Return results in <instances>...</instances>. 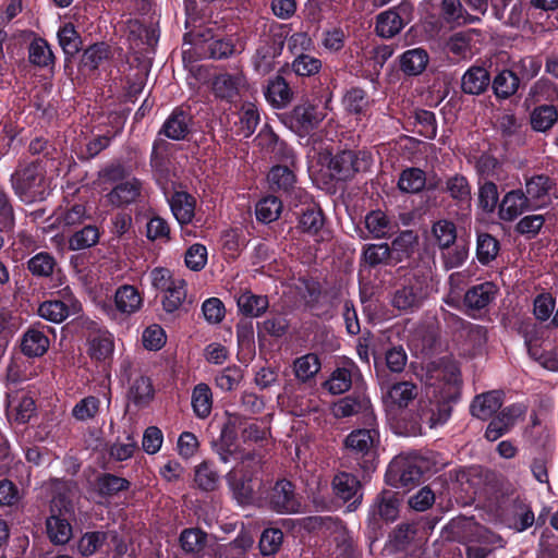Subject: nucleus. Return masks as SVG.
<instances>
[{
  "label": "nucleus",
  "mask_w": 558,
  "mask_h": 558,
  "mask_svg": "<svg viewBox=\"0 0 558 558\" xmlns=\"http://www.w3.org/2000/svg\"><path fill=\"white\" fill-rule=\"evenodd\" d=\"M335 496L348 504L349 511H355L363 501V486L361 480L352 473L339 472L331 482Z\"/></svg>",
  "instance_id": "a211bd4d"
},
{
  "label": "nucleus",
  "mask_w": 558,
  "mask_h": 558,
  "mask_svg": "<svg viewBox=\"0 0 558 558\" xmlns=\"http://www.w3.org/2000/svg\"><path fill=\"white\" fill-rule=\"evenodd\" d=\"M332 413L337 418L349 417L359 413L364 414V422H367V414L374 413L369 399L362 393L345 396L333 403Z\"/></svg>",
  "instance_id": "473e14b6"
},
{
  "label": "nucleus",
  "mask_w": 558,
  "mask_h": 558,
  "mask_svg": "<svg viewBox=\"0 0 558 558\" xmlns=\"http://www.w3.org/2000/svg\"><path fill=\"white\" fill-rule=\"evenodd\" d=\"M243 74L219 73L213 77L211 90L217 99L233 102L240 95V88L244 84Z\"/></svg>",
  "instance_id": "c85d7f7f"
},
{
  "label": "nucleus",
  "mask_w": 558,
  "mask_h": 558,
  "mask_svg": "<svg viewBox=\"0 0 558 558\" xmlns=\"http://www.w3.org/2000/svg\"><path fill=\"white\" fill-rule=\"evenodd\" d=\"M408 122L417 128L418 135L427 140H434L437 135V119L433 111L417 108L409 116Z\"/></svg>",
  "instance_id": "4d7b16f0"
},
{
  "label": "nucleus",
  "mask_w": 558,
  "mask_h": 558,
  "mask_svg": "<svg viewBox=\"0 0 558 558\" xmlns=\"http://www.w3.org/2000/svg\"><path fill=\"white\" fill-rule=\"evenodd\" d=\"M50 341L40 323L29 326L20 339L21 352L29 357H41L49 349Z\"/></svg>",
  "instance_id": "bb28decb"
},
{
  "label": "nucleus",
  "mask_w": 558,
  "mask_h": 558,
  "mask_svg": "<svg viewBox=\"0 0 558 558\" xmlns=\"http://www.w3.org/2000/svg\"><path fill=\"white\" fill-rule=\"evenodd\" d=\"M460 399V389L456 385L446 384L434 395L428 402L421 405L420 420L430 428L446 424L451 417L453 405Z\"/></svg>",
  "instance_id": "6e6552de"
},
{
  "label": "nucleus",
  "mask_w": 558,
  "mask_h": 558,
  "mask_svg": "<svg viewBox=\"0 0 558 558\" xmlns=\"http://www.w3.org/2000/svg\"><path fill=\"white\" fill-rule=\"evenodd\" d=\"M282 202L275 195H267L259 199L255 206L256 219L262 223L276 221L282 211Z\"/></svg>",
  "instance_id": "69168bd1"
},
{
  "label": "nucleus",
  "mask_w": 558,
  "mask_h": 558,
  "mask_svg": "<svg viewBox=\"0 0 558 558\" xmlns=\"http://www.w3.org/2000/svg\"><path fill=\"white\" fill-rule=\"evenodd\" d=\"M555 179L547 174H534L525 181V195L533 207H539L546 203L550 192L556 189Z\"/></svg>",
  "instance_id": "a19ab883"
},
{
  "label": "nucleus",
  "mask_w": 558,
  "mask_h": 558,
  "mask_svg": "<svg viewBox=\"0 0 558 558\" xmlns=\"http://www.w3.org/2000/svg\"><path fill=\"white\" fill-rule=\"evenodd\" d=\"M397 274L400 279L392 292L391 305L399 312L414 313L422 307L429 294L428 275L417 266L411 269L400 266Z\"/></svg>",
  "instance_id": "7ed1b4c3"
},
{
  "label": "nucleus",
  "mask_w": 558,
  "mask_h": 558,
  "mask_svg": "<svg viewBox=\"0 0 558 558\" xmlns=\"http://www.w3.org/2000/svg\"><path fill=\"white\" fill-rule=\"evenodd\" d=\"M426 470V461L417 454H400L388 464L385 482L391 487L410 489L420 483Z\"/></svg>",
  "instance_id": "0eeeda50"
},
{
  "label": "nucleus",
  "mask_w": 558,
  "mask_h": 558,
  "mask_svg": "<svg viewBox=\"0 0 558 558\" xmlns=\"http://www.w3.org/2000/svg\"><path fill=\"white\" fill-rule=\"evenodd\" d=\"M360 259L369 269L396 267L388 242L364 244Z\"/></svg>",
  "instance_id": "c9c22d12"
},
{
  "label": "nucleus",
  "mask_w": 558,
  "mask_h": 558,
  "mask_svg": "<svg viewBox=\"0 0 558 558\" xmlns=\"http://www.w3.org/2000/svg\"><path fill=\"white\" fill-rule=\"evenodd\" d=\"M365 427L355 428L350 432L344 440L343 446L349 459L354 461L355 466L362 472V480L369 478L378 465L377 447L380 441L377 421L374 413L367 414Z\"/></svg>",
  "instance_id": "f257e3e1"
},
{
  "label": "nucleus",
  "mask_w": 558,
  "mask_h": 558,
  "mask_svg": "<svg viewBox=\"0 0 558 558\" xmlns=\"http://www.w3.org/2000/svg\"><path fill=\"white\" fill-rule=\"evenodd\" d=\"M323 158L327 161L331 178L342 182L351 181L356 174L369 171L374 162L372 153L366 149H338Z\"/></svg>",
  "instance_id": "39448f33"
},
{
  "label": "nucleus",
  "mask_w": 558,
  "mask_h": 558,
  "mask_svg": "<svg viewBox=\"0 0 558 558\" xmlns=\"http://www.w3.org/2000/svg\"><path fill=\"white\" fill-rule=\"evenodd\" d=\"M441 192L448 194L457 208L460 218H469L472 213V185L470 180L462 173L447 175Z\"/></svg>",
  "instance_id": "4468645a"
},
{
  "label": "nucleus",
  "mask_w": 558,
  "mask_h": 558,
  "mask_svg": "<svg viewBox=\"0 0 558 558\" xmlns=\"http://www.w3.org/2000/svg\"><path fill=\"white\" fill-rule=\"evenodd\" d=\"M7 413L17 424H26L36 413L35 400L25 392L8 396Z\"/></svg>",
  "instance_id": "37998d69"
},
{
  "label": "nucleus",
  "mask_w": 558,
  "mask_h": 558,
  "mask_svg": "<svg viewBox=\"0 0 558 558\" xmlns=\"http://www.w3.org/2000/svg\"><path fill=\"white\" fill-rule=\"evenodd\" d=\"M168 203L181 228L192 223L196 209V198L192 194L186 191H174Z\"/></svg>",
  "instance_id": "72a5a7b5"
},
{
  "label": "nucleus",
  "mask_w": 558,
  "mask_h": 558,
  "mask_svg": "<svg viewBox=\"0 0 558 558\" xmlns=\"http://www.w3.org/2000/svg\"><path fill=\"white\" fill-rule=\"evenodd\" d=\"M558 120V111L553 105H541L530 113V124L535 132H547Z\"/></svg>",
  "instance_id": "052dcab7"
},
{
  "label": "nucleus",
  "mask_w": 558,
  "mask_h": 558,
  "mask_svg": "<svg viewBox=\"0 0 558 558\" xmlns=\"http://www.w3.org/2000/svg\"><path fill=\"white\" fill-rule=\"evenodd\" d=\"M143 184L137 178L117 183L106 195L107 202L116 208H125L135 204L142 195Z\"/></svg>",
  "instance_id": "cd10ccee"
},
{
  "label": "nucleus",
  "mask_w": 558,
  "mask_h": 558,
  "mask_svg": "<svg viewBox=\"0 0 558 558\" xmlns=\"http://www.w3.org/2000/svg\"><path fill=\"white\" fill-rule=\"evenodd\" d=\"M402 497L398 492L383 489L374 498L367 515V527L376 535L381 530V522L389 523L398 519Z\"/></svg>",
  "instance_id": "1a4fd4ad"
},
{
  "label": "nucleus",
  "mask_w": 558,
  "mask_h": 558,
  "mask_svg": "<svg viewBox=\"0 0 558 558\" xmlns=\"http://www.w3.org/2000/svg\"><path fill=\"white\" fill-rule=\"evenodd\" d=\"M113 51L105 41H98L85 48L78 62V71L88 77L97 78L100 71H106L111 65Z\"/></svg>",
  "instance_id": "dca6fc26"
},
{
  "label": "nucleus",
  "mask_w": 558,
  "mask_h": 558,
  "mask_svg": "<svg viewBox=\"0 0 558 558\" xmlns=\"http://www.w3.org/2000/svg\"><path fill=\"white\" fill-rule=\"evenodd\" d=\"M46 532L52 544L64 545L72 537V522L54 515H48L46 519Z\"/></svg>",
  "instance_id": "e2e57ef3"
},
{
  "label": "nucleus",
  "mask_w": 558,
  "mask_h": 558,
  "mask_svg": "<svg viewBox=\"0 0 558 558\" xmlns=\"http://www.w3.org/2000/svg\"><path fill=\"white\" fill-rule=\"evenodd\" d=\"M289 33L290 27L287 24L274 22L268 31L259 35L256 49L251 57L255 73L265 76L276 69L277 59L282 54Z\"/></svg>",
  "instance_id": "20e7f679"
},
{
  "label": "nucleus",
  "mask_w": 558,
  "mask_h": 558,
  "mask_svg": "<svg viewBox=\"0 0 558 558\" xmlns=\"http://www.w3.org/2000/svg\"><path fill=\"white\" fill-rule=\"evenodd\" d=\"M58 41L64 53L65 69L81 50L82 37L72 23H65L58 31Z\"/></svg>",
  "instance_id": "8fccbe9b"
},
{
  "label": "nucleus",
  "mask_w": 558,
  "mask_h": 558,
  "mask_svg": "<svg viewBox=\"0 0 558 558\" xmlns=\"http://www.w3.org/2000/svg\"><path fill=\"white\" fill-rule=\"evenodd\" d=\"M342 105L349 114L356 117L365 116L369 108V97L366 90L352 86L345 90L342 97Z\"/></svg>",
  "instance_id": "6e6d98bb"
},
{
  "label": "nucleus",
  "mask_w": 558,
  "mask_h": 558,
  "mask_svg": "<svg viewBox=\"0 0 558 558\" xmlns=\"http://www.w3.org/2000/svg\"><path fill=\"white\" fill-rule=\"evenodd\" d=\"M395 265L408 262L407 269L414 268V255L418 251V235L415 231L407 229L400 231L389 243Z\"/></svg>",
  "instance_id": "4be33fe9"
},
{
  "label": "nucleus",
  "mask_w": 558,
  "mask_h": 558,
  "mask_svg": "<svg viewBox=\"0 0 558 558\" xmlns=\"http://www.w3.org/2000/svg\"><path fill=\"white\" fill-rule=\"evenodd\" d=\"M238 311L247 318L262 317L269 307V299L264 294H255L248 289L235 294Z\"/></svg>",
  "instance_id": "e433bc0d"
},
{
  "label": "nucleus",
  "mask_w": 558,
  "mask_h": 558,
  "mask_svg": "<svg viewBox=\"0 0 558 558\" xmlns=\"http://www.w3.org/2000/svg\"><path fill=\"white\" fill-rule=\"evenodd\" d=\"M497 293V286L490 281L470 287L463 298V304L468 310L466 314L472 318H476L473 312L486 308L495 300Z\"/></svg>",
  "instance_id": "393cba45"
},
{
  "label": "nucleus",
  "mask_w": 558,
  "mask_h": 558,
  "mask_svg": "<svg viewBox=\"0 0 558 558\" xmlns=\"http://www.w3.org/2000/svg\"><path fill=\"white\" fill-rule=\"evenodd\" d=\"M291 167L292 166L289 163L275 165L267 174L270 190L283 195L290 204H292V201L298 199L299 192H306L304 189L298 186V178Z\"/></svg>",
  "instance_id": "aec40b11"
},
{
  "label": "nucleus",
  "mask_w": 558,
  "mask_h": 558,
  "mask_svg": "<svg viewBox=\"0 0 558 558\" xmlns=\"http://www.w3.org/2000/svg\"><path fill=\"white\" fill-rule=\"evenodd\" d=\"M28 61L36 68L46 69L53 66L56 57L51 50L48 41L39 36H36L28 45Z\"/></svg>",
  "instance_id": "603ef678"
},
{
  "label": "nucleus",
  "mask_w": 558,
  "mask_h": 558,
  "mask_svg": "<svg viewBox=\"0 0 558 558\" xmlns=\"http://www.w3.org/2000/svg\"><path fill=\"white\" fill-rule=\"evenodd\" d=\"M522 190H511L505 194L498 205V216L504 221H513L525 210L532 208Z\"/></svg>",
  "instance_id": "f704fd0d"
},
{
  "label": "nucleus",
  "mask_w": 558,
  "mask_h": 558,
  "mask_svg": "<svg viewBox=\"0 0 558 558\" xmlns=\"http://www.w3.org/2000/svg\"><path fill=\"white\" fill-rule=\"evenodd\" d=\"M381 371L378 385L384 399L391 405L407 408L417 396V386L410 380L395 381L392 376H386Z\"/></svg>",
  "instance_id": "6ab92c4d"
},
{
  "label": "nucleus",
  "mask_w": 558,
  "mask_h": 558,
  "mask_svg": "<svg viewBox=\"0 0 558 558\" xmlns=\"http://www.w3.org/2000/svg\"><path fill=\"white\" fill-rule=\"evenodd\" d=\"M520 81L513 69H504L490 78L489 87L498 100H507L518 92Z\"/></svg>",
  "instance_id": "c03bdc74"
},
{
  "label": "nucleus",
  "mask_w": 558,
  "mask_h": 558,
  "mask_svg": "<svg viewBox=\"0 0 558 558\" xmlns=\"http://www.w3.org/2000/svg\"><path fill=\"white\" fill-rule=\"evenodd\" d=\"M490 86V74L480 65L470 66L461 77L462 93L471 96L484 94Z\"/></svg>",
  "instance_id": "ea45409f"
},
{
  "label": "nucleus",
  "mask_w": 558,
  "mask_h": 558,
  "mask_svg": "<svg viewBox=\"0 0 558 558\" xmlns=\"http://www.w3.org/2000/svg\"><path fill=\"white\" fill-rule=\"evenodd\" d=\"M408 363V354L402 345L391 347L386 352L384 357L374 356V368L377 381L379 375L384 371V375L391 376V374H400L404 371Z\"/></svg>",
  "instance_id": "7c9ffc66"
},
{
  "label": "nucleus",
  "mask_w": 558,
  "mask_h": 558,
  "mask_svg": "<svg viewBox=\"0 0 558 558\" xmlns=\"http://www.w3.org/2000/svg\"><path fill=\"white\" fill-rule=\"evenodd\" d=\"M432 234L440 250L450 248L458 240L457 227L448 219H439L432 226Z\"/></svg>",
  "instance_id": "338daca9"
},
{
  "label": "nucleus",
  "mask_w": 558,
  "mask_h": 558,
  "mask_svg": "<svg viewBox=\"0 0 558 558\" xmlns=\"http://www.w3.org/2000/svg\"><path fill=\"white\" fill-rule=\"evenodd\" d=\"M429 62V54L424 48H412L399 56V69L407 76L422 74Z\"/></svg>",
  "instance_id": "a18cd8bd"
},
{
  "label": "nucleus",
  "mask_w": 558,
  "mask_h": 558,
  "mask_svg": "<svg viewBox=\"0 0 558 558\" xmlns=\"http://www.w3.org/2000/svg\"><path fill=\"white\" fill-rule=\"evenodd\" d=\"M184 43L191 44L195 53L203 59L222 60L235 53L232 36L217 37L210 28L189 31L184 34Z\"/></svg>",
  "instance_id": "423d86ee"
},
{
  "label": "nucleus",
  "mask_w": 558,
  "mask_h": 558,
  "mask_svg": "<svg viewBox=\"0 0 558 558\" xmlns=\"http://www.w3.org/2000/svg\"><path fill=\"white\" fill-rule=\"evenodd\" d=\"M440 11L446 22L456 25L478 24L482 19L473 15L463 7L461 0H442Z\"/></svg>",
  "instance_id": "49530a36"
},
{
  "label": "nucleus",
  "mask_w": 558,
  "mask_h": 558,
  "mask_svg": "<svg viewBox=\"0 0 558 558\" xmlns=\"http://www.w3.org/2000/svg\"><path fill=\"white\" fill-rule=\"evenodd\" d=\"M364 226L367 234L360 235L363 240H389L398 228V225L381 209L368 211L364 217Z\"/></svg>",
  "instance_id": "b1692460"
},
{
  "label": "nucleus",
  "mask_w": 558,
  "mask_h": 558,
  "mask_svg": "<svg viewBox=\"0 0 558 558\" xmlns=\"http://www.w3.org/2000/svg\"><path fill=\"white\" fill-rule=\"evenodd\" d=\"M10 183L14 194L25 204L43 202L51 193L46 161L41 158L20 162L10 177Z\"/></svg>",
  "instance_id": "f03ea898"
},
{
  "label": "nucleus",
  "mask_w": 558,
  "mask_h": 558,
  "mask_svg": "<svg viewBox=\"0 0 558 558\" xmlns=\"http://www.w3.org/2000/svg\"><path fill=\"white\" fill-rule=\"evenodd\" d=\"M290 206L298 217V228L302 232L315 235L323 229L325 215L312 194L308 192H299L298 199L292 201Z\"/></svg>",
  "instance_id": "9b49d317"
},
{
  "label": "nucleus",
  "mask_w": 558,
  "mask_h": 558,
  "mask_svg": "<svg viewBox=\"0 0 558 558\" xmlns=\"http://www.w3.org/2000/svg\"><path fill=\"white\" fill-rule=\"evenodd\" d=\"M445 320L456 330L465 331L466 338L474 347H482L487 342V328L485 326L472 324L449 312L445 314Z\"/></svg>",
  "instance_id": "de8ad7c7"
},
{
  "label": "nucleus",
  "mask_w": 558,
  "mask_h": 558,
  "mask_svg": "<svg viewBox=\"0 0 558 558\" xmlns=\"http://www.w3.org/2000/svg\"><path fill=\"white\" fill-rule=\"evenodd\" d=\"M88 218L89 216L87 214L86 206L78 203L66 206L56 214V222L63 229V231L66 229L72 231L80 226H83L85 220Z\"/></svg>",
  "instance_id": "864d4df0"
},
{
  "label": "nucleus",
  "mask_w": 558,
  "mask_h": 558,
  "mask_svg": "<svg viewBox=\"0 0 558 558\" xmlns=\"http://www.w3.org/2000/svg\"><path fill=\"white\" fill-rule=\"evenodd\" d=\"M323 68V62L320 59L311 56L305 52H301L295 54V58L288 64L287 69H290L299 77H313L319 74Z\"/></svg>",
  "instance_id": "0e129e2a"
},
{
  "label": "nucleus",
  "mask_w": 558,
  "mask_h": 558,
  "mask_svg": "<svg viewBox=\"0 0 558 558\" xmlns=\"http://www.w3.org/2000/svg\"><path fill=\"white\" fill-rule=\"evenodd\" d=\"M323 120L322 113L315 105L304 102L295 106L291 111L284 113L283 121L292 130L311 131L317 128Z\"/></svg>",
  "instance_id": "a878e982"
},
{
  "label": "nucleus",
  "mask_w": 558,
  "mask_h": 558,
  "mask_svg": "<svg viewBox=\"0 0 558 558\" xmlns=\"http://www.w3.org/2000/svg\"><path fill=\"white\" fill-rule=\"evenodd\" d=\"M504 402V392L500 390H490L474 397L470 404V413L472 416L486 421L493 417Z\"/></svg>",
  "instance_id": "2f4dec72"
},
{
  "label": "nucleus",
  "mask_w": 558,
  "mask_h": 558,
  "mask_svg": "<svg viewBox=\"0 0 558 558\" xmlns=\"http://www.w3.org/2000/svg\"><path fill=\"white\" fill-rule=\"evenodd\" d=\"M58 266L56 257L46 251L38 252L26 262V269L37 279H49Z\"/></svg>",
  "instance_id": "5fc2aeb1"
},
{
  "label": "nucleus",
  "mask_w": 558,
  "mask_h": 558,
  "mask_svg": "<svg viewBox=\"0 0 558 558\" xmlns=\"http://www.w3.org/2000/svg\"><path fill=\"white\" fill-rule=\"evenodd\" d=\"M414 19V5L410 0H402L397 5L380 12L376 16L375 32L386 39L393 38Z\"/></svg>",
  "instance_id": "9d476101"
},
{
  "label": "nucleus",
  "mask_w": 558,
  "mask_h": 558,
  "mask_svg": "<svg viewBox=\"0 0 558 558\" xmlns=\"http://www.w3.org/2000/svg\"><path fill=\"white\" fill-rule=\"evenodd\" d=\"M227 484L233 498L240 505H250L254 499L252 475L243 470L232 469L226 475Z\"/></svg>",
  "instance_id": "c756f323"
},
{
  "label": "nucleus",
  "mask_w": 558,
  "mask_h": 558,
  "mask_svg": "<svg viewBox=\"0 0 558 558\" xmlns=\"http://www.w3.org/2000/svg\"><path fill=\"white\" fill-rule=\"evenodd\" d=\"M194 124L191 107L177 106L163 121L157 136L175 142L190 141L195 132Z\"/></svg>",
  "instance_id": "f8f14e48"
},
{
  "label": "nucleus",
  "mask_w": 558,
  "mask_h": 558,
  "mask_svg": "<svg viewBox=\"0 0 558 558\" xmlns=\"http://www.w3.org/2000/svg\"><path fill=\"white\" fill-rule=\"evenodd\" d=\"M500 251L499 241L487 232L477 233L476 238V258L483 266H488L496 259Z\"/></svg>",
  "instance_id": "bf43d9fd"
},
{
  "label": "nucleus",
  "mask_w": 558,
  "mask_h": 558,
  "mask_svg": "<svg viewBox=\"0 0 558 558\" xmlns=\"http://www.w3.org/2000/svg\"><path fill=\"white\" fill-rule=\"evenodd\" d=\"M354 372H359V368L353 362L337 367L324 383V388L332 395L347 392L352 386Z\"/></svg>",
  "instance_id": "09e8293b"
},
{
  "label": "nucleus",
  "mask_w": 558,
  "mask_h": 558,
  "mask_svg": "<svg viewBox=\"0 0 558 558\" xmlns=\"http://www.w3.org/2000/svg\"><path fill=\"white\" fill-rule=\"evenodd\" d=\"M208 541V534L201 527H185L179 535V544L185 554H201Z\"/></svg>",
  "instance_id": "13d9d810"
},
{
  "label": "nucleus",
  "mask_w": 558,
  "mask_h": 558,
  "mask_svg": "<svg viewBox=\"0 0 558 558\" xmlns=\"http://www.w3.org/2000/svg\"><path fill=\"white\" fill-rule=\"evenodd\" d=\"M100 239V231L96 225L87 223L72 230L68 239L70 251H81L95 246Z\"/></svg>",
  "instance_id": "3c124183"
},
{
  "label": "nucleus",
  "mask_w": 558,
  "mask_h": 558,
  "mask_svg": "<svg viewBox=\"0 0 558 558\" xmlns=\"http://www.w3.org/2000/svg\"><path fill=\"white\" fill-rule=\"evenodd\" d=\"M96 494L106 500L118 497L120 493L131 488V482L122 476L112 473H100L95 478Z\"/></svg>",
  "instance_id": "79ce46f5"
},
{
  "label": "nucleus",
  "mask_w": 558,
  "mask_h": 558,
  "mask_svg": "<svg viewBox=\"0 0 558 558\" xmlns=\"http://www.w3.org/2000/svg\"><path fill=\"white\" fill-rule=\"evenodd\" d=\"M500 519L507 527L518 533L526 531L535 522L531 506L520 497L501 508Z\"/></svg>",
  "instance_id": "412c9836"
},
{
  "label": "nucleus",
  "mask_w": 558,
  "mask_h": 558,
  "mask_svg": "<svg viewBox=\"0 0 558 558\" xmlns=\"http://www.w3.org/2000/svg\"><path fill=\"white\" fill-rule=\"evenodd\" d=\"M426 173L420 168H407L402 170L398 180V189L403 193L416 194L425 189Z\"/></svg>",
  "instance_id": "680f3d73"
},
{
  "label": "nucleus",
  "mask_w": 558,
  "mask_h": 558,
  "mask_svg": "<svg viewBox=\"0 0 558 558\" xmlns=\"http://www.w3.org/2000/svg\"><path fill=\"white\" fill-rule=\"evenodd\" d=\"M265 501L268 508L277 513H298L302 508V502L295 493V486L292 482L282 478L267 492Z\"/></svg>",
  "instance_id": "ddd939ff"
},
{
  "label": "nucleus",
  "mask_w": 558,
  "mask_h": 558,
  "mask_svg": "<svg viewBox=\"0 0 558 558\" xmlns=\"http://www.w3.org/2000/svg\"><path fill=\"white\" fill-rule=\"evenodd\" d=\"M288 63L281 66L278 73L267 81L264 87V96L268 104L276 109L288 107L293 100L294 93L287 80L283 77Z\"/></svg>",
  "instance_id": "5701e85b"
},
{
  "label": "nucleus",
  "mask_w": 558,
  "mask_h": 558,
  "mask_svg": "<svg viewBox=\"0 0 558 558\" xmlns=\"http://www.w3.org/2000/svg\"><path fill=\"white\" fill-rule=\"evenodd\" d=\"M155 398V388L150 377L141 375L130 381L126 399L136 410L147 408Z\"/></svg>",
  "instance_id": "4c0bfd02"
},
{
  "label": "nucleus",
  "mask_w": 558,
  "mask_h": 558,
  "mask_svg": "<svg viewBox=\"0 0 558 558\" xmlns=\"http://www.w3.org/2000/svg\"><path fill=\"white\" fill-rule=\"evenodd\" d=\"M477 206L485 214H493L499 202L497 184L493 181L477 180Z\"/></svg>",
  "instance_id": "774afa93"
},
{
  "label": "nucleus",
  "mask_w": 558,
  "mask_h": 558,
  "mask_svg": "<svg viewBox=\"0 0 558 558\" xmlns=\"http://www.w3.org/2000/svg\"><path fill=\"white\" fill-rule=\"evenodd\" d=\"M113 302V306H108L107 314L112 319H124L142 310L144 294L135 286L125 283L117 288Z\"/></svg>",
  "instance_id": "f3484780"
},
{
  "label": "nucleus",
  "mask_w": 558,
  "mask_h": 558,
  "mask_svg": "<svg viewBox=\"0 0 558 558\" xmlns=\"http://www.w3.org/2000/svg\"><path fill=\"white\" fill-rule=\"evenodd\" d=\"M58 293L61 299L47 300L38 307L40 317L56 324L62 323L70 315L78 314L82 310L80 301L68 287L60 290Z\"/></svg>",
  "instance_id": "2eb2a0df"
},
{
  "label": "nucleus",
  "mask_w": 558,
  "mask_h": 558,
  "mask_svg": "<svg viewBox=\"0 0 558 558\" xmlns=\"http://www.w3.org/2000/svg\"><path fill=\"white\" fill-rule=\"evenodd\" d=\"M170 147L171 144L159 136H157L153 142L149 165L158 181L169 180L171 165L169 157Z\"/></svg>",
  "instance_id": "58836bf2"
}]
</instances>
